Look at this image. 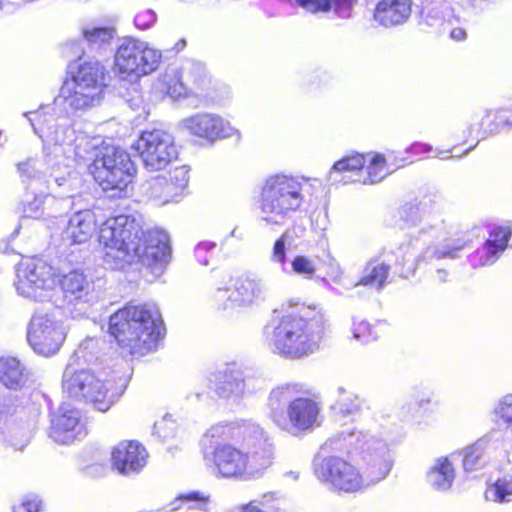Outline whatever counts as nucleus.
<instances>
[{"label":"nucleus","mask_w":512,"mask_h":512,"mask_svg":"<svg viewBox=\"0 0 512 512\" xmlns=\"http://www.w3.org/2000/svg\"><path fill=\"white\" fill-rule=\"evenodd\" d=\"M331 448L359 454L365 463L362 474L353 464L337 456L316 458L314 473L323 483L345 493L359 492L383 480L392 467V457L387 442L370 432L343 430L329 440Z\"/></svg>","instance_id":"nucleus-1"},{"label":"nucleus","mask_w":512,"mask_h":512,"mask_svg":"<svg viewBox=\"0 0 512 512\" xmlns=\"http://www.w3.org/2000/svg\"><path fill=\"white\" fill-rule=\"evenodd\" d=\"M306 312L303 306L275 312L263 329V341L267 348L274 354L292 360L315 353L325 331V320L322 316L307 318Z\"/></svg>","instance_id":"nucleus-2"},{"label":"nucleus","mask_w":512,"mask_h":512,"mask_svg":"<svg viewBox=\"0 0 512 512\" xmlns=\"http://www.w3.org/2000/svg\"><path fill=\"white\" fill-rule=\"evenodd\" d=\"M109 332L122 353L144 356L157 350L165 335L161 315L151 304L127 305L110 316Z\"/></svg>","instance_id":"nucleus-3"},{"label":"nucleus","mask_w":512,"mask_h":512,"mask_svg":"<svg viewBox=\"0 0 512 512\" xmlns=\"http://www.w3.org/2000/svg\"><path fill=\"white\" fill-rule=\"evenodd\" d=\"M246 429L244 440L248 453L230 444H220L210 454H204L205 460L214 464L217 475L246 481L261 476L272 464L273 446L266 433L255 424H249Z\"/></svg>","instance_id":"nucleus-4"},{"label":"nucleus","mask_w":512,"mask_h":512,"mask_svg":"<svg viewBox=\"0 0 512 512\" xmlns=\"http://www.w3.org/2000/svg\"><path fill=\"white\" fill-rule=\"evenodd\" d=\"M52 110V107L44 106L40 110L24 113L34 132L43 139L44 149L53 145L56 155L62 153L67 158L94 161L98 151L107 144L100 138H90L85 134L76 135L75 131L65 124L56 125L54 117L50 114Z\"/></svg>","instance_id":"nucleus-5"},{"label":"nucleus","mask_w":512,"mask_h":512,"mask_svg":"<svg viewBox=\"0 0 512 512\" xmlns=\"http://www.w3.org/2000/svg\"><path fill=\"white\" fill-rule=\"evenodd\" d=\"M305 201L303 183L292 175L268 176L261 187L259 219L265 226L283 225Z\"/></svg>","instance_id":"nucleus-6"},{"label":"nucleus","mask_w":512,"mask_h":512,"mask_svg":"<svg viewBox=\"0 0 512 512\" xmlns=\"http://www.w3.org/2000/svg\"><path fill=\"white\" fill-rule=\"evenodd\" d=\"M142 234L141 221L132 215L107 219L99 230L104 263L111 269H122L135 262L137 237Z\"/></svg>","instance_id":"nucleus-7"},{"label":"nucleus","mask_w":512,"mask_h":512,"mask_svg":"<svg viewBox=\"0 0 512 512\" xmlns=\"http://www.w3.org/2000/svg\"><path fill=\"white\" fill-rule=\"evenodd\" d=\"M93 368L70 360L62 376V389L71 398L85 399L94 403L102 412L107 411L118 397L114 381L102 379Z\"/></svg>","instance_id":"nucleus-8"},{"label":"nucleus","mask_w":512,"mask_h":512,"mask_svg":"<svg viewBox=\"0 0 512 512\" xmlns=\"http://www.w3.org/2000/svg\"><path fill=\"white\" fill-rule=\"evenodd\" d=\"M104 86L103 65L97 60L83 62L73 78L63 84L54 104L71 111L93 107L101 102Z\"/></svg>","instance_id":"nucleus-9"},{"label":"nucleus","mask_w":512,"mask_h":512,"mask_svg":"<svg viewBox=\"0 0 512 512\" xmlns=\"http://www.w3.org/2000/svg\"><path fill=\"white\" fill-rule=\"evenodd\" d=\"M89 170L103 190L116 191L113 196L118 197L127 192L136 173L130 155L113 145H106L98 151Z\"/></svg>","instance_id":"nucleus-10"},{"label":"nucleus","mask_w":512,"mask_h":512,"mask_svg":"<svg viewBox=\"0 0 512 512\" xmlns=\"http://www.w3.org/2000/svg\"><path fill=\"white\" fill-rule=\"evenodd\" d=\"M56 284V270L41 259H27L17 267L15 287L18 294L25 298L49 301Z\"/></svg>","instance_id":"nucleus-11"},{"label":"nucleus","mask_w":512,"mask_h":512,"mask_svg":"<svg viewBox=\"0 0 512 512\" xmlns=\"http://www.w3.org/2000/svg\"><path fill=\"white\" fill-rule=\"evenodd\" d=\"M161 58V52L150 48L146 42L127 37L118 46L115 65L121 75L139 78L155 71Z\"/></svg>","instance_id":"nucleus-12"},{"label":"nucleus","mask_w":512,"mask_h":512,"mask_svg":"<svg viewBox=\"0 0 512 512\" xmlns=\"http://www.w3.org/2000/svg\"><path fill=\"white\" fill-rule=\"evenodd\" d=\"M134 148L148 171L165 169L178 156L174 137L163 129L143 131Z\"/></svg>","instance_id":"nucleus-13"},{"label":"nucleus","mask_w":512,"mask_h":512,"mask_svg":"<svg viewBox=\"0 0 512 512\" xmlns=\"http://www.w3.org/2000/svg\"><path fill=\"white\" fill-rule=\"evenodd\" d=\"M67 336V328L53 315L35 313L29 323L27 340L35 353L43 356L56 354Z\"/></svg>","instance_id":"nucleus-14"},{"label":"nucleus","mask_w":512,"mask_h":512,"mask_svg":"<svg viewBox=\"0 0 512 512\" xmlns=\"http://www.w3.org/2000/svg\"><path fill=\"white\" fill-rule=\"evenodd\" d=\"M62 301L57 305L66 309L73 318L87 316L93 304L92 284L81 270H72L57 278Z\"/></svg>","instance_id":"nucleus-15"},{"label":"nucleus","mask_w":512,"mask_h":512,"mask_svg":"<svg viewBox=\"0 0 512 512\" xmlns=\"http://www.w3.org/2000/svg\"><path fill=\"white\" fill-rule=\"evenodd\" d=\"M271 293L269 283L258 276L247 275L235 280L232 289L218 288L217 301L226 299L224 309L249 308L265 302Z\"/></svg>","instance_id":"nucleus-16"},{"label":"nucleus","mask_w":512,"mask_h":512,"mask_svg":"<svg viewBox=\"0 0 512 512\" xmlns=\"http://www.w3.org/2000/svg\"><path fill=\"white\" fill-rule=\"evenodd\" d=\"M321 425V405L307 396H298L286 407V412L276 426L291 435L297 436Z\"/></svg>","instance_id":"nucleus-17"},{"label":"nucleus","mask_w":512,"mask_h":512,"mask_svg":"<svg viewBox=\"0 0 512 512\" xmlns=\"http://www.w3.org/2000/svg\"><path fill=\"white\" fill-rule=\"evenodd\" d=\"M181 123L189 134L208 143L232 137L240 138L239 130L228 120L215 113H195L183 119Z\"/></svg>","instance_id":"nucleus-18"},{"label":"nucleus","mask_w":512,"mask_h":512,"mask_svg":"<svg viewBox=\"0 0 512 512\" xmlns=\"http://www.w3.org/2000/svg\"><path fill=\"white\" fill-rule=\"evenodd\" d=\"M137 255L135 261L148 267H164L171 258L169 235L161 229L154 228L137 237Z\"/></svg>","instance_id":"nucleus-19"},{"label":"nucleus","mask_w":512,"mask_h":512,"mask_svg":"<svg viewBox=\"0 0 512 512\" xmlns=\"http://www.w3.org/2000/svg\"><path fill=\"white\" fill-rule=\"evenodd\" d=\"M147 451L137 441H122L111 453L112 464L123 475L137 473L146 465Z\"/></svg>","instance_id":"nucleus-20"},{"label":"nucleus","mask_w":512,"mask_h":512,"mask_svg":"<svg viewBox=\"0 0 512 512\" xmlns=\"http://www.w3.org/2000/svg\"><path fill=\"white\" fill-rule=\"evenodd\" d=\"M511 236V228L504 226L494 227L482 247L477 249L470 257L471 264L474 267L494 264L506 250Z\"/></svg>","instance_id":"nucleus-21"},{"label":"nucleus","mask_w":512,"mask_h":512,"mask_svg":"<svg viewBox=\"0 0 512 512\" xmlns=\"http://www.w3.org/2000/svg\"><path fill=\"white\" fill-rule=\"evenodd\" d=\"M80 412L69 404H63L51 418L50 438L60 444L72 443L78 435Z\"/></svg>","instance_id":"nucleus-22"},{"label":"nucleus","mask_w":512,"mask_h":512,"mask_svg":"<svg viewBox=\"0 0 512 512\" xmlns=\"http://www.w3.org/2000/svg\"><path fill=\"white\" fill-rule=\"evenodd\" d=\"M189 182V169L179 166L169 172V178H158L151 185V196L162 200L163 203L177 201V197L184 191Z\"/></svg>","instance_id":"nucleus-23"},{"label":"nucleus","mask_w":512,"mask_h":512,"mask_svg":"<svg viewBox=\"0 0 512 512\" xmlns=\"http://www.w3.org/2000/svg\"><path fill=\"white\" fill-rule=\"evenodd\" d=\"M412 0H381L374 12V19L384 27L404 24L412 12Z\"/></svg>","instance_id":"nucleus-24"},{"label":"nucleus","mask_w":512,"mask_h":512,"mask_svg":"<svg viewBox=\"0 0 512 512\" xmlns=\"http://www.w3.org/2000/svg\"><path fill=\"white\" fill-rule=\"evenodd\" d=\"M96 226L97 220L92 210H79L69 219L65 230V239L70 244L86 243L93 236Z\"/></svg>","instance_id":"nucleus-25"},{"label":"nucleus","mask_w":512,"mask_h":512,"mask_svg":"<svg viewBox=\"0 0 512 512\" xmlns=\"http://www.w3.org/2000/svg\"><path fill=\"white\" fill-rule=\"evenodd\" d=\"M210 387L222 398L241 397L245 394L246 382L242 372L225 370L213 374L209 379Z\"/></svg>","instance_id":"nucleus-26"},{"label":"nucleus","mask_w":512,"mask_h":512,"mask_svg":"<svg viewBox=\"0 0 512 512\" xmlns=\"http://www.w3.org/2000/svg\"><path fill=\"white\" fill-rule=\"evenodd\" d=\"M301 390L297 383H285L274 387L268 396L269 416L276 425L286 412V407Z\"/></svg>","instance_id":"nucleus-27"},{"label":"nucleus","mask_w":512,"mask_h":512,"mask_svg":"<svg viewBox=\"0 0 512 512\" xmlns=\"http://www.w3.org/2000/svg\"><path fill=\"white\" fill-rule=\"evenodd\" d=\"M30 380V372L15 357L0 358V382L7 388L17 390L23 388Z\"/></svg>","instance_id":"nucleus-28"},{"label":"nucleus","mask_w":512,"mask_h":512,"mask_svg":"<svg viewBox=\"0 0 512 512\" xmlns=\"http://www.w3.org/2000/svg\"><path fill=\"white\" fill-rule=\"evenodd\" d=\"M441 456L435 459L427 472V482L437 491H448L455 480V469L453 465V457Z\"/></svg>","instance_id":"nucleus-29"},{"label":"nucleus","mask_w":512,"mask_h":512,"mask_svg":"<svg viewBox=\"0 0 512 512\" xmlns=\"http://www.w3.org/2000/svg\"><path fill=\"white\" fill-rule=\"evenodd\" d=\"M366 163L365 156L359 153L347 155L338 160L329 172V179L333 182L349 183L360 182L361 179H351L346 173H357L361 171Z\"/></svg>","instance_id":"nucleus-30"},{"label":"nucleus","mask_w":512,"mask_h":512,"mask_svg":"<svg viewBox=\"0 0 512 512\" xmlns=\"http://www.w3.org/2000/svg\"><path fill=\"white\" fill-rule=\"evenodd\" d=\"M362 400L353 391L347 390L344 386L336 388V400L332 405V410L336 416L345 418L354 416L361 411Z\"/></svg>","instance_id":"nucleus-31"},{"label":"nucleus","mask_w":512,"mask_h":512,"mask_svg":"<svg viewBox=\"0 0 512 512\" xmlns=\"http://www.w3.org/2000/svg\"><path fill=\"white\" fill-rule=\"evenodd\" d=\"M390 266L383 261L373 259L367 263L363 275L354 287L359 285L371 286L376 289H382L389 275Z\"/></svg>","instance_id":"nucleus-32"},{"label":"nucleus","mask_w":512,"mask_h":512,"mask_svg":"<svg viewBox=\"0 0 512 512\" xmlns=\"http://www.w3.org/2000/svg\"><path fill=\"white\" fill-rule=\"evenodd\" d=\"M487 446L488 441L486 439H479L462 450L463 468L466 472H472L484 466Z\"/></svg>","instance_id":"nucleus-33"},{"label":"nucleus","mask_w":512,"mask_h":512,"mask_svg":"<svg viewBox=\"0 0 512 512\" xmlns=\"http://www.w3.org/2000/svg\"><path fill=\"white\" fill-rule=\"evenodd\" d=\"M468 241L463 239H449L441 243L438 247H429L425 253V259H456L459 253L467 246Z\"/></svg>","instance_id":"nucleus-34"},{"label":"nucleus","mask_w":512,"mask_h":512,"mask_svg":"<svg viewBox=\"0 0 512 512\" xmlns=\"http://www.w3.org/2000/svg\"><path fill=\"white\" fill-rule=\"evenodd\" d=\"M82 35L90 48L100 50L111 44L115 31L110 27L87 25L82 29Z\"/></svg>","instance_id":"nucleus-35"},{"label":"nucleus","mask_w":512,"mask_h":512,"mask_svg":"<svg viewBox=\"0 0 512 512\" xmlns=\"http://www.w3.org/2000/svg\"><path fill=\"white\" fill-rule=\"evenodd\" d=\"M424 21L428 26L440 27L445 23L453 24L458 19L454 16L448 2H437L424 13Z\"/></svg>","instance_id":"nucleus-36"},{"label":"nucleus","mask_w":512,"mask_h":512,"mask_svg":"<svg viewBox=\"0 0 512 512\" xmlns=\"http://www.w3.org/2000/svg\"><path fill=\"white\" fill-rule=\"evenodd\" d=\"M495 120L494 109L485 110L477 121L470 125V134H475L478 141L498 134Z\"/></svg>","instance_id":"nucleus-37"},{"label":"nucleus","mask_w":512,"mask_h":512,"mask_svg":"<svg viewBox=\"0 0 512 512\" xmlns=\"http://www.w3.org/2000/svg\"><path fill=\"white\" fill-rule=\"evenodd\" d=\"M48 200L52 201L54 198L42 193L33 194L27 192L22 201L23 217L32 219L40 218L46 210L45 204Z\"/></svg>","instance_id":"nucleus-38"},{"label":"nucleus","mask_w":512,"mask_h":512,"mask_svg":"<svg viewBox=\"0 0 512 512\" xmlns=\"http://www.w3.org/2000/svg\"><path fill=\"white\" fill-rule=\"evenodd\" d=\"M293 241V232L291 230H286L273 243L270 261L279 265L283 271L286 270L287 251Z\"/></svg>","instance_id":"nucleus-39"},{"label":"nucleus","mask_w":512,"mask_h":512,"mask_svg":"<svg viewBox=\"0 0 512 512\" xmlns=\"http://www.w3.org/2000/svg\"><path fill=\"white\" fill-rule=\"evenodd\" d=\"M350 331L353 339L361 344H370L379 338L376 328L367 320L358 317L352 318Z\"/></svg>","instance_id":"nucleus-40"},{"label":"nucleus","mask_w":512,"mask_h":512,"mask_svg":"<svg viewBox=\"0 0 512 512\" xmlns=\"http://www.w3.org/2000/svg\"><path fill=\"white\" fill-rule=\"evenodd\" d=\"M163 88L172 99H179L186 95V88L182 82V76L178 69L169 68L161 78Z\"/></svg>","instance_id":"nucleus-41"},{"label":"nucleus","mask_w":512,"mask_h":512,"mask_svg":"<svg viewBox=\"0 0 512 512\" xmlns=\"http://www.w3.org/2000/svg\"><path fill=\"white\" fill-rule=\"evenodd\" d=\"M389 173L385 157L381 154H375L369 160L367 177L360 182L363 184H375L383 180Z\"/></svg>","instance_id":"nucleus-42"},{"label":"nucleus","mask_w":512,"mask_h":512,"mask_svg":"<svg viewBox=\"0 0 512 512\" xmlns=\"http://www.w3.org/2000/svg\"><path fill=\"white\" fill-rule=\"evenodd\" d=\"M485 498L493 502H509L512 500V482L498 480L485 491Z\"/></svg>","instance_id":"nucleus-43"},{"label":"nucleus","mask_w":512,"mask_h":512,"mask_svg":"<svg viewBox=\"0 0 512 512\" xmlns=\"http://www.w3.org/2000/svg\"><path fill=\"white\" fill-rule=\"evenodd\" d=\"M18 171L23 182H26L41 179L46 173V168L41 160L29 158L18 164Z\"/></svg>","instance_id":"nucleus-44"},{"label":"nucleus","mask_w":512,"mask_h":512,"mask_svg":"<svg viewBox=\"0 0 512 512\" xmlns=\"http://www.w3.org/2000/svg\"><path fill=\"white\" fill-rule=\"evenodd\" d=\"M428 217L423 213V210L418 205H409L403 209L402 219L411 226L421 225L419 233L426 232L430 227Z\"/></svg>","instance_id":"nucleus-45"},{"label":"nucleus","mask_w":512,"mask_h":512,"mask_svg":"<svg viewBox=\"0 0 512 512\" xmlns=\"http://www.w3.org/2000/svg\"><path fill=\"white\" fill-rule=\"evenodd\" d=\"M291 269L295 274L311 279L316 273V263L308 256L296 255L291 261Z\"/></svg>","instance_id":"nucleus-46"},{"label":"nucleus","mask_w":512,"mask_h":512,"mask_svg":"<svg viewBox=\"0 0 512 512\" xmlns=\"http://www.w3.org/2000/svg\"><path fill=\"white\" fill-rule=\"evenodd\" d=\"M102 341L98 338H87L85 339L79 346V349L76 351L74 358L71 360L79 361L80 358L85 359L86 361H93V359H98V350L100 348V344Z\"/></svg>","instance_id":"nucleus-47"},{"label":"nucleus","mask_w":512,"mask_h":512,"mask_svg":"<svg viewBox=\"0 0 512 512\" xmlns=\"http://www.w3.org/2000/svg\"><path fill=\"white\" fill-rule=\"evenodd\" d=\"M176 423L171 416L165 415L159 421H156L153 427V434L161 439H167L174 435Z\"/></svg>","instance_id":"nucleus-48"},{"label":"nucleus","mask_w":512,"mask_h":512,"mask_svg":"<svg viewBox=\"0 0 512 512\" xmlns=\"http://www.w3.org/2000/svg\"><path fill=\"white\" fill-rule=\"evenodd\" d=\"M216 244L214 242H200L195 247V256L199 263L204 266L209 265L212 252L214 251Z\"/></svg>","instance_id":"nucleus-49"},{"label":"nucleus","mask_w":512,"mask_h":512,"mask_svg":"<svg viewBox=\"0 0 512 512\" xmlns=\"http://www.w3.org/2000/svg\"><path fill=\"white\" fill-rule=\"evenodd\" d=\"M494 115L496 116L495 124L498 133L504 129L512 128V109L507 107L494 109Z\"/></svg>","instance_id":"nucleus-50"},{"label":"nucleus","mask_w":512,"mask_h":512,"mask_svg":"<svg viewBox=\"0 0 512 512\" xmlns=\"http://www.w3.org/2000/svg\"><path fill=\"white\" fill-rule=\"evenodd\" d=\"M156 19L157 16L153 10L145 9L136 14L134 24L138 29L146 30L155 24Z\"/></svg>","instance_id":"nucleus-51"},{"label":"nucleus","mask_w":512,"mask_h":512,"mask_svg":"<svg viewBox=\"0 0 512 512\" xmlns=\"http://www.w3.org/2000/svg\"><path fill=\"white\" fill-rule=\"evenodd\" d=\"M329 1L331 3V6L327 11H329L331 8H333L335 14L338 17H340L342 19H347V18L351 17L355 0H329Z\"/></svg>","instance_id":"nucleus-52"},{"label":"nucleus","mask_w":512,"mask_h":512,"mask_svg":"<svg viewBox=\"0 0 512 512\" xmlns=\"http://www.w3.org/2000/svg\"><path fill=\"white\" fill-rule=\"evenodd\" d=\"M209 496L198 491H192L178 496L177 501L195 502L194 508L203 509Z\"/></svg>","instance_id":"nucleus-53"},{"label":"nucleus","mask_w":512,"mask_h":512,"mask_svg":"<svg viewBox=\"0 0 512 512\" xmlns=\"http://www.w3.org/2000/svg\"><path fill=\"white\" fill-rule=\"evenodd\" d=\"M41 501L37 497L25 498L22 503L13 508V512H40Z\"/></svg>","instance_id":"nucleus-54"},{"label":"nucleus","mask_w":512,"mask_h":512,"mask_svg":"<svg viewBox=\"0 0 512 512\" xmlns=\"http://www.w3.org/2000/svg\"><path fill=\"white\" fill-rule=\"evenodd\" d=\"M497 414L512 428V403L503 402L496 409Z\"/></svg>","instance_id":"nucleus-55"},{"label":"nucleus","mask_w":512,"mask_h":512,"mask_svg":"<svg viewBox=\"0 0 512 512\" xmlns=\"http://www.w3.org/2000/svg\"><path fill=\"white\" fill-rule=\"evenodd\" d=\"M274 500L275 494L268 492L262 495L260 498L252 500L251 502H256L258 507L265 509L269 507L274 502Z\"/></svg>","instance_id":"nucleus-56"},{"label":"nucleus","mask_w":512,"mask_h":512,"mask_svg":"<svg viewBox=\"0 0 512 512\" xmlns=\"http://www.w3.org/2000/svg\"><path fill=\"white\" fill-rule=\"evenodd\" d=\"M333 282L339 284L340 279L343 275V270L339 263H337L335 260H332L330 263V272H329Z\"/></svg>","instance_id":"nucleus-57"},{"label":"nucleus","mask_w":512,"mask_h":512,"mask_svg":"<svg viewBox=\"0 0 512 512\" xmlns=\"http://www.w3.org/2000/svg\"><path fill=\"white\" fill-rule=\"evenodd\" d=\"M432 151V146L426 143H413L408 149L407 152H411L413 154L427 153Z\"/></svg>","instance_id":"nucleus-58"},{"label":"nucleus","mask_w":512,"mask_h":512,"mask_svg":"<svg viewBox=\"0 0 512 512\" xmlns=\"http://www.w3.org/2000/svg\"><path fill=\"white\" fill-rule=\"evenodd\" d=\"M239 512H267L265 509H262L257 506L256 502H249L246 504H243L239 508Z\"/></svg>","instance_id":"nucleus-59"},{"label":"nucleus","mask_w":512,"mask_h":512,"mask_svg":"<svg viewBox=\"0 0 512 512\" xmlns=\"http://www.w3.org/2000/svg\"><path fill=\"white\" fill-rule=\"evenodd\" d=\"M450 37L455 41H462L466 38V31L463 28H453L450 32Z\"/></svg>","instance_id":"nucleus-60"},{"label":"nucleus","mask_w":512,"mask_h":512,"mask_svg":"<svg viewBox=\"0 0 512 512\" xmlns=\"http://www.w3.org/2000/svg\"><path fill=\"white\" fill-rule=\"evenodd\" d=\"M435 157L445 160L454 157L449 150H437Z\"/></svg>","instance_id":"nucleus-61"},{"label":"nucleus","mask_w":512,"mask_h":512,"mask_svg":"<svg viewBox=\"0 0 512 512\" xmlns=\"http://www.w3.org/2000/svg\"><path fill=\"white\" fill-rule=\"evenodd\" d=\"M437 276H438V279L440 282H445L447 279L448 273L445 270H438Z\"/></svg>","instance_id":"nucleus-62"},{"label":"nucleus","mask_w":512,"mask_h":512,"mask_svg":"<svg viewBox=\"0 0 512 512\" xmlns=\"http://www.w3.org/2000/svg\"><path fill=\"white\" fill-rule=\"evenodd\" d=\"M223 429H224V427H222V426H215V427H212L210 429V431L212 433V436H214L216 431L223 430Z\"/></svg>","instance_id":"nucleus-63"},{"label":"nucleus","mask_w":512,"mask_h":512,"mask_svg":"<svg viewBox=\"0 0 512 512\" xmlns=\"http://www.w3.org/2000/svg\"><path fill=\"white\" fill-rule=\"evenodd\" d=\"M429 402H430V400H429V399L421 400V401L419 402V405H420V406H422L424 403H429Z\"/></svg>","instance_id":"nucleus-64"}]
</instances>
